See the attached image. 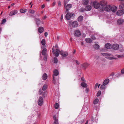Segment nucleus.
Here are the masks:
<instances>
[{
	"label": "nucleus",
	"instance_id": "1",
	"mask_svg": "<svg viewBox=\"0 0 124 124\" xmlns=\"http://www.w3.org/2000/svg\"><path fill=\"white\" fill-rule=\"evenodd\" d=\"M59 74V72L57 70H55L53 71V82L55 85H58V78L56 79L55 77L57 76Z\"/></svg>",
	"mask_w": 124,
	"mask_h": 124
},
{
	"label": "nucleus",
	"instance_id": "2",
	"mask_svg": "<svg viewBox=\"0 0 124 124\" xmlns=\"http://www.w3.org/2000/svg\"><path fill=\"white\" fill-rule=\"evenodd\" d=\"M101 54L102 56H105L106 58L108 59L109 60H112L115 59L113 55L110 54H107L105 53H101Z\"/></svg>",
	"mask_w": 124,
	"mask_h": 124
},
{
	"label": "nucleus",
	"instance_id": "3",
	"mask_svg": "<svg viewBox=\"0 0 124 124\" xmlns=\"http://www.w3.org/2000/svg\"><path fill=\"white\" fill-rule=\"evenodd\" d=\"M99 3L100 5V10L102 11L103 10V8H104L106 5L107 4V2L106 1L102 0Z\"/></svg>",
	"mask_w": 124,
	"mask_h": 124
},
{
	"label": "nucleus",
	"instance_id": "4",
	"mask_svg": "<svg viewBox=\"0 0 124 124\" xmlns=\"http://www.w3.org/2000/svg\"><path fill=\"white\" fill-rule=\"evenodd\" d=\"M52 52L54 54H55V56L57 57L58 56L60 53V52L58 49H56V50L55 52L54 47L52 48Z\"/></svg>",
	"mask_w": 124,
	"mask_h": 124
},
{
	"label": "nucleus",
	"instance_id": "5",
	"mask_svg": "<svg viewBox=\"0 0 124 124\" xmlns=\"http://www.w3.org/2000/svg\"><path fill=\"white\" fill-rule=\"evenodd\" d=\"M38 104L40 106H41L43 104L44 101L43 98L42 97H39L38 101Z\"/></svg>",
	"mask_w": 124,
	"mask_h": 124
},
{
	"label": "nucleus",
	"instance_id": "6",
	"mask_svg": "<svg viewBox=\"0 0 124 124\" xmlns=\"http://www.w3.org/2000/svg\"><path fill=\"white\" fill-rule=\"evenodd\" d=\"M93 4L94 7L96 9L99 8V10H100V3H99L97 1H94L93 2Z\"/></svg>",
	"mask_w": 124,
	"mask_h": 124
},
{
	"label": "nucleus",
	"instance_id": "7",
	"mask_svg": "<svg viewBox=\"0 0 124 124\" xmlns=\"http://www.w3.org/2000/svg\"><path fill=\"white\" fill-rule=\"evenodd\" d=\"M111 6L110 5L107 4L106 5L105 7L103 8L102 11L105 10L107 11H110Z\"/></svg>",
	"mask_w": 124,
	"mask_h": 124
},
{
	"label": "nucleus",
	"instance_id": "8",
	"mask_svg": "<svg viewBox=\"0 0 124 124\" xmlns=\"http://www.w3.org/2000/svg\"><path fill=\"white\" fill-rule=\"evenodd\" d=\"M74 34L76 36L79 37L80 36L81 33L79 30H77L74 31Z\"/></svg>",
	"mask_w": 124,
	"mask_h": 124
},
{
	"label": "nucleus",
	"instance_id": "9",
	"mask_svg": "<svg viewBox=\"0 0 124 124\" xmlns=\"http://www.w3.org/2000/svg\"><path fill=\"white\" fill-rule=\"evenodd\" d=\"M124 13V11L120 9V10L117 11L116 14L118 16H121L123 15Z\"/></svg>",
	"mask_w": 124,
	"mask_h": 124
},
{
	"label": "nucleus",
	"instance_id": "10",
	"mask_svg": "<svg viewBox=\"0 0 124 124\" xmlns=\"http://www.w3.org/2000/svg\"><path fill=\"white\" fill-rule=\"evenodd\" d=\"M72 25L73 28L76 27L78 25V23L77 21H74L72 23Z\"/></svg>",
	"mask_w": 124,
	"mask_h": 124
},
{
	"label": "nucleus",
	"instance_id": "11",
	"mask_svg": "<svg viewBox=\"0 0 124 124\" xmlns=\"http://www.w3.org/2000/svg\"><path fill=\"white\" fill-rule=\"evenodd\" d=\"M68 54L67 52H63L62 51H60V54L63 56L66 57L68 55Z\"/></svg>",
	"mask_w": 124,
	"mask_h": 124
},
{
	"label": "nucleus",
	"instance_id": "12",
	"mask_svg": "<svg viewBox=\"0 0 124 124\" xmlns=\"http://www.w3.org/2000/svg\"><path fill=\"white\" fill-rule=\"evenodd\" d=\"M110 10L113 12H115L116 11L117 9V7L115 6H111Z\"/></svg>",
	"mask_w": 124,
	"mask_h": 124
},
{
	"label": "nucleus",
	"instance_id": "13",
	"mask_svg": "<svg viewBox=\"0 0 124 124\" xmlns=\"http://www.w3.org/2000/svg\"><path fill=\"white\" fill-rule=\"evenodd\" d=\"M89 65V64L87 63H85L81 65L82 68L84 69H85Z\"/></svg>",
	"mask_w": 124,
	"mask_h": 124
},
{
	"label": "nucleus",
	"instance_id": "14",
	"mask_svg": "<svg viewBox=\"0 0 124 124\" xmlns=\"http://www.w3.org/2000/svg\"><path fill=\"white\" fill-rule=\"evenodd\" d=\"M71 17V13H68L65 16V18L66 20H69Z\"/></svg>",
	"mask_w": 124,
	"mask_h": 124
},
{
	"label": "nucleus",
	"instance_id": "15",
	"mask_svg": "<svg viewBox=\"0 0 124 124\" xmlns=\"http://www.w3.org/2000/svg\"><path fill=\"white\" fill-rule=\"evenodd\" d=\"M53 117L54 120V124H58V119L57 118V117H56V115H54Z\"/></svg>",
	"mask_w": 124,
	"mask_h": 124
},
{
	"label": "nucleus",
	"instance_id": "16",
	"mask_svg": "<svg viewBox=\"0 0 124 124\" xmlns=\"http://www.w3.org/2000/svg\"><path fill=\"white\" fill-rule=\"evenodd\" d=\"M119 47V45L117 44H115L112 46V48L115 50L117 49Z\"/></svg>",
	"mask_w": 124,
	"mask_h": 124
},
{
	"label": "nucleus",
	"instance_id": "17",
	"mask_svg": "<svg viewBox=\"0 0 124 124\" xmlns=\"http://www.w3.org/2000/svg\"><path fill=\"white\" fill-rule=\"evenodd\" d=\"M124 20L120 18L118 19L117 21V23L119 25L122 24L124 22Z\"/></svg>",
	"mask_w": 124,
	"mask_h": 124
},
{
	"label": "nucleus",
	"instance_id": "18",
	"mask_svg": "<svg viewBox=\"0 0 124 124\" xmlns=\"http://www.w3.org/2000/svg\"><path fill=\"white\" fill-rule=\"evenodd\" d=\"M91 8L92 7L90 5H87L85 6V10L87 11H89L91 9Z\"/></svg>",
	"mask_w": 124,
	"mask_h": 124
},
{
	"label": "nucleus",
	"instance_id": "19",
	"mask_svg": "<svg viewBox=\"0 0 124 124\" xmlns=\"http://www.w3.org/2000/svg\"><path fill=\"white\" fill-rule=\"evenodd\" d=\"M18 12L17 10H15L12 11L9 14V15L10 16L14 15L16 14Z\"/></svg>",
	"mask_w": 124,
	"mask_h": 124
},
{
	"label": "nucleus",
	"instance_id": "20",
	"mask_svg": "<svg viewBox=\"0 0 124 124\" xmlns=\"http://www.w3.org/2000/svg\"><path fill=\"white\" fill-rule=\"evenodd\" d=\"M111 45L109 43H107L105 45V47L108 49H110L112 48Z\"/></svg>",
	"mask_w": 124,
	"mask_h": 124
},
{
	"label": "nucleus",
	"instance_id": "21",
	"mask_svg": "<svg viewBox=\"0 0 124 124\" xmlns=\"http://www.w3.org/2000/svg\"><path fill=\"white\" fill-rule=\"evenodd\" d=\"M109 80L108 79H106L104 81L103 83V84L104 85H106L109 82Z\"/></svg>",
	"mask_w": 124,
	"mask_h": 124
},
{
	"label": "nucleus",
	"instance_id": "22",
	"mask_svg": "<svg viewBox=\"0 0 124 124\" xmlns=\"http://www.w3.org/2000/svg\"><path fill=\"white\" fill-rule=\"evenodd\" d=\"M72 7V5L70 4H68L66 7H65V8H66L67 11H68V10L70 8H71Z\"/></svg>",
	"mask_w": 124,
	"mask_h": 124
},
{
	"label": "nucleus",
	"instance_id": "23",
	"mask_svg": "<svg viewBox=\"0 0 124 124\" xmlns=\"http://www.w3.org/2000/svg\"><path fill=\"white\" fill-rule=\"evenodd\" d=\"M44 29L43 27H39L38 30V31L40 33H42L44 31Z\"/></svg>",
	"mask_w": 124,
	"mask_h": 124
},
{
	"label": "nucleus",
	"instance_id": "24",
	"mask_svg": "<svg viewBox=\"0 0 124 124\" xmlns=\"http://www.w3.org/2000/svg\"><path fill=\"white\" fill-rule=\"evenodd\" d=\"M85 82H82L81 84V85L83 87H86L87 86V85L86 84Z\"/></svg>",
	"mask_w": 124,
	"mask_h": 124
},
{
	"label": "nucleus",
	"instance_id": "25",
	"mask_svg": "<svg viewBox=\"0 0 124 124\" xmlns=\"http://www.w3.org/2000/svg\"><path fill=\"white\" fill-rule=\"evenodd\" d=\"M47 78V74L46 73H44L42 76V79L43 80H46Z\"/></svg>",
	"mask_w": 124,
	"mask_h": 124
},
{
	"label": "nucleus",
	"instance_id": "26",
	"mask_svg": "<svg viewBox=\"0 0 124 124\" xmlns=\"http://www.w3.org/2000/svg\"><path fill=\"white\" fill-rule=\"evenodd\" d=\"M35 21L36 22V24L38 26L40 24L41 22V21L39 19H36Z\"/></svg>",
	"mask_w": 124,
	"mask_h": 124
},
{
	"label": "nucleus",
	"instance_id": "27",
	"mask_svg": "<svg viewBox=\"0 0 124 124\" xmlns=\"http://www.w3.org/2000/svg\"><path fill=\"white\" fill-rule=\"evenodd\" d=\"M83 16H80L78 18V21L79 22L83 20Z\"/></svg>",
	"mask_w": 124,
	"mask_h": 124
},
{
	"label": "nucleus",
	"instance_id": "28",
	"mask_svg": "<svg viewBox=\"0 0 124 124\" xmlns=\"http://www.w3.org/2000/svg\"><path fill=\"white\" fill-rule=\"evenodd\" d=\"M85 41L86 42L90 43L92 42V40L90 38H87L85 39Z\"/></svg>",
	"mask_w": 124,
	"mask_h": 124
},
{
	"label": "nucleus",
	"instance_id": "29",
	"mask_svg": "<svg viewBox=\"0 0 124 124\" xmlns=\"http://www.w3.org/2000/svg\"><path fill=\"white\" fill-rule=\"evenodd\" d=\"M46 48H44L43 49V50L42 52V55H45L46 54Z\"/></svg>",
	"mask_w": 124,
	"mask_h": 124
},
{
	"label": "nucleus",
	"instance_id": "30",
	"mask_svg": "<svg viewBox=\"0 0 124 124\" xmlns=\"http://www.w3.org/2000/svg\"><path fill=\"white\" fill-rule=\"evenodd\" d=\"M6 20L5 19H3L2 21H1L0 24H4L6 21Z\"/></svg>",
	"mask_w": 124,
	"mask_h": 124
},
{
	"label": "nucleus",
	"instance_id": "31",
	"mask_svg": "<svg viewBox=\"0 0 124 124\" xmlns=\"http://www.w3.org/2000/svg\"><path fill=\"white\" fill-rule=\"evenodd\" d=\"M27 11V9H21L20 10V11L21 13H25Z\"/></svg>",
	"mask_w": 124,
	"mask_h": 124
},
{
	"label": "nucleus",
	"instance_id": "32",
	"mask_svg": "<svg viewBox=\"0 0 124 124\" xmlns=\"http://www.w3.org/2000/svg\"><path fill=\"white\" fill-rule=\"evenodd\" d=\"M94 47L96 49H98L99 48V46L97 44H96L94 46Z\"/></svg>",
	"mask_w": 124,
	"mask_h": 124
},
{
	"label": "nucleus",
	"instance_id": "33",
	"mask_svg": "<svg viewBox=\"0 0 124 124\" xmlns=\"http://www.w3.org/2000/svg\"><path fill=\"white\" fill-rule=\"evenodd\" d=\"M99 100L98 99H96L94 100L93 101V103L94 104H96L99 102Z\"/></svg>",
	"mask_w": 124,
	"mask_h": 124
},
{
	"label": "nucleus",
	"instance_id": "34",
	"mask_svg": "<svg viewBox=\"0 0 124 124\" xmlns=\"http://www.w3.org/2000/svg\"><path fill=\"white\" fill-rule=\"evenodd\" d=\"M41 43L43 46H45L46 44L45 40V39H43L41 41Z\"/></svg>",
	"mask_w": 124,
	"mask_h": 124
},
{
	"label": "nucleus",
	"instance_id": "35",
	"mask_svg": "<svg viewBox=\"0 0 124 124\" xmlns=\"http://www.w3.org/2000/svg\"><path fill=\"white\" fill-rule=\"evenodd\" d=\"M47 86L46 85H43L42 87V90L43 91L45 90L47 88Z\"/></svg>",
	"mask_w": 124,
	"mask_h": 124
},
{
	"label": "nucleus",
	"instance_id": "36",
	"mask_svg": "<svg viewBox=\"0 0 124 124\" xmlns=\"http://www.w3.org/2000/svg\"><path fill=\"white\" fill-rule=\"evenodd\" d=\"M28 12L31 14H33L34 13L35 11L34 10L30 9L29 10Z\"/></svg>",
	"mask_w": 124,
	"mask_h": 124
},
{
	"label": "nucleus",
	"instance_id": "37",
	"mask_svg": "<svg viewBox=\"0 0 124 124\" xmlns=\"http://www.w3.org/2000/svg\"><path fill=\"white\" fill-rule=\"evenodd\" d=\"M89 1L87 0H85L84 1L83 4L84 5H87Z\"/></svg>",
	"mask_w": 124,
	"mask_h": 124
},
{
	"label": "nucleus",
	"instance_id": "38",
	"mask_svg": "<svg viewBox=\"0 0 124 124\" xmlns=\"http://www.w3.org/2000/svg\"><path fill=\"white\" fill-rule=\"evenodd\" d=\"M59 107V104L57 103H56L54 105V108L56 109H57Z\"/></svg>",
	"mask_w": 124,
	"mask_h": 124
},
{
	"label": "nucleus",
	"instance_id": "39",
	"mask_svg": "<svg viewBox=\"0 0 124 124\" xmlns=\"http://www.w3.org/2000/svg\"><path fill=\"white\" fill-rule=\"evenodd\" d=\"M104 85L103 84V85H101L100 87V89L101 90H105V89H106L105 87L104 86Z\"/></svg>",
	"mask_w": 124,
	"mask_h": 124
},
{
	"label": "nucleus",
	"instance_id": "40",
	"mask_svg": "<svg viewBox=\"0 0 124 124\" xmlns=\"http://www.w3.org/2000/svg\"><path fill=\"white\" fill-rule=\"evenodd\" d=\"M101 91H98V92H97V96H99L101 94Z\"/></svg>",
	"mask_w": 124,
	"mask_h": 124
},
{
	"label": "nucleus",
	"instance_id": "41",
	"mask_svg": "<svg viewBox=\"0 0 124 124\" xmlns=\"http://www.w3.org/2000/svg\"><path fill=\"white\" fill-rule=\"evenodd\" d=\"M54 61L55 63H57L58 62V60L57 58L55 57L54 58Z\"/></svg>",
	"mask_w": 124,
	"mask_h": 124
},
{
	"label": "nucleus",
	"instance_id": "42",
	"mask_svg": "<svg viewBox=\"0 0 124 124\" xmlns=\"http://www.w3.org/2000/svg\"><path fill=\"white\" fill-rule=\"evenodd\" d=\"M100 85V84H99V85H98V83H96L95 85V88H96L97 86H98V88H99Z\"/></svg>",
	"mask_w": 124,
	"mask_h": 124
},
{
	"label": "nucleus",
	"instance_id": "43",
	"mask_svg": "<svg viewBox=\"0 0 124 124\" xmlns=\"http://www.w3.org/2000/svg\"><path fill=\"white\" fill-rule=\"evenodd\" d=\"M69 1H68V0H64V5L65 7L66 5V4L67 3V2Z\"/></svg>",
	"mask_w": 124,
	"mask_h": 124
},
{
	"label": "nucleus",
	"instance_id": "44",
	"mask_svg": "<svg viewBox=\"0 0 124 124\" xmlns=\"http://www.w3.org/2000/svg\"><path fill=\"white\" fill-rule=\"evenodd\" d=\"M81 80L82 81V82H86L84 78L83 77H82L81 78Z\"/></svg>",
	"mask_w": 124,
	"mask_h": 124
},
{
	"label": "nucleus",
	"instance_id": "45",
	"mask_svg": "<svg viewBox=\"0 0 124 124\" xmlns=\"http://www.w3.org/2000/svg\"><path fill=\"white\" fill-rule=\"evenodd\" d=\"M84 10V9L83 8H81L79 9L80 11L81 12H83Z\"/></svg>",
	"mask_w": 124,
	"mask_h": 124
},
{
	"label": "nucleus",
	"instance_id": "46",
	"mask_svg": "<svg viewBox=\"0 0 124 124\" xmlns=\"http://www.w3.org/2000/svg\"><path fill=\"white\" fill-rule=\"evenodd\" d=\"M39 94H41L42 93V91L41 89H40L39 91Z\"/></svg>",
	"mask_w": 124,
	"mask_h": 124
},
{
	"label": "nucleus",
	"instance_id": "47",
	"mask_svg": "<svg viewBox=\"0 0 124 124\" xmlns=\"http://www.w3.org/2000/svg\"><path fill=\"white\" fill-rule=\"evenodd\" d=\"M121 72L122 74H124V68L122 69L121 71Z\"/></svg>",
	"mask_w": 124,
	"mask_h": 124
},
{
	"label": "nucleus",
	"instance_id": "48",
	"mask_svg": "<svg viewBox=\"0 0 124 124\" xmlns=\"http://www.w3.org/2000/svg\"><path fill=\"white\" fill-rule=\"evenodd\" d=\"M63 18V14H62L61 16L60 20L61 21H62Z\"/></svg>",
	"mask_w": 124,
	"mask_h": 124
},
{
	"label": "nucleus",
	"instance_id": "49",
	"mask_svg": "<svg viewBox=\"0 0 124 124\" xmlns=\"http://www.w3.org/2000/svg\"><path fill=\"white\" fill-rule=\"evenodd\" d=\"M61 2L59 1H58V5L59 6H60L61 5Z\"/></svg>",
	"mask_w": 124,
	"mask_h": 124
},
{
	"label": "nucleus",
	"instance_id": "50",
	"mask_svg": "<svg viewBox=\"0 0 124 124\" xmlns=\"http://www.w3.org/2000/svg\"><path fill=\"white\" fill-rule=\"evenodd\" d=\"M43 59L45 61H46L47 60V58L46 56H45L43 58Z\"/></svg>",
	"mask_w": 124,
	"mask_h": 124
},
{
	"label": "nucleus",
	"instance_id": "51",
	"mask_svg": "<svg viewBox=\"0 0 124 124\" xmlns=\"http://www.w3.org/2000/svg\"><path fill=\"white\" fill-rule=\"evenodd\" d=\"M91 38L93 39H96V38L93 35L92 36Z\"/></svg>",
	"mask_w": 124,
	"mask_h": 124
},
{
	"label": "nucleus",
	"instance_id": "52",
	"mask_svg": "<svg viewBox=\"0 0 124 124\" xmlns=\"http://www.w3.org/2000/svg\"><path fill=\"white\" fill-rule=\"evenodd\" d=\"M48 34L47 32H45L44 33V35L46 37H47V36L48 35Z\"/></svg>",
	"mask_w": 124,
	"mask_h": 124
},
{
	"label": "nucleus",
	"instance_id": "53",
	"mask_svg": "<svg viewBox=\"0 0 124 124\" xmlns=\"http://www.w3.org/2000/svg\"><path fill=\"white\" fill-rule=\"evenodd\" d=\"M123 57V55H117V57L119 58H121Z\"/></svg>",
	"mask_w": 124,
	"mask_h": 124
},
{
	"label": "nucleus",
	"instance_id": "54",
	"mask_svg": "<svg viewBox=\"0 0 124 124\" xmlns=\"http://www.w3.org/2000/svg\"><path fill=\"white\" fill-rule=\"evenodd\" d=\"M75 62H76V63L78 65H79V62L77 60H76L75 61Z\"/></svg>",
	"mask_w": 124,
	"mask_h": 124
},
{
	"label": "nucleus",
	"instance_id": "55",
	"mask_svg": "<svg viewBox=\"0 0 124 124\" xmlns=\"http://www.w3.org/2000/svg\"><path fill=\"white\" fill-rule=\"evenodd\" d=\"M56 2H54L53 3V4H52V5H53V6H54V5H55V4H56Z\"/></svg>",
	"mask_w": 124,
	"mask_h": 124
},
{
	"label": "nucleus",
	"instance_id": "56",
	"mask_svg": "<svg viewBox=\"0 0 124 124\" xmlns=\"http://www.w3.org/2000/svg\"><path fill=\"white\" fill-rule=\"evenodd\" d=\"M47 17L46 16H45L43 17V19H44L46 18Z\"/></svg>",
	"mask_w": 124,
	"mask_h": 124
},
{
	"label": "nucleus",
	"instance_id": "57",
	"mask_svg": "<svg viewBox=\"0 0 124 124\" xmlns=\"http://www.w3.org/2000/svg\"><path fill=\"white\" fill-rule=\"evenodd\" d=\"M85 91L87 93H88V89L87 88H86V89Z\"/></svg>",
	"mask_w": 124,
	"mask_h": 124
},
{
	"label": "nucleus",
	"instance_id": "58",
	"mask_svg": "<svg viewBox=\"0 0 124 124\" xmlns=\"http://www.w3.org/2000/svg\"><path fill=\"white\" fill-rule=\"evenodd\" d=\"M45 7V5H43L42 6V8H44Z\"/></svg>",
	"mask_w": 124,
	"mask_h": 124
},
{
	"label": "nucleus",
	"instance_id": "59",
	"mask_svg": "<svg viewBox=\"0 0 124 124\" xmlns=\"http://www.w3.org/2000/svg\"><path fill=\"white\" fill-rule=\"evenodd\" d=\"M2 29L1 28H0V34L1 33L2 31Z\"/></svg>",
	"mask_w": 124,
	"mask_h": 124
},
{
	"label": "nucleus",
	"instance_id": "60",
	"mask_svg": "<svg viewBox=\"0 0 124 124\" xmlns=\"http://www.w3.org/2000/svg\"><path fill=\"white\" fill-rule=\"evenodd\" d=\"M14 5V3H12L11 4V6H13Z\"/></svg>",
	"mask_w": 124,
	"mask_h": 124
},
{
	"label": "nucleus",
	"instance_id": "61",
	"mask_svg": "<svg viewBox=\"0 0 124 124\" xmlns=\"http://www.w3.org/2000/svg\"><path fill=\"white\" fill-rule=\"evenodd\" d=\"M75 52H76V50H74L73 52V54H74L75 53Z\"/></svg>",
	"mask_w": 124,
	"mask_h": 124
},
{
	"label": "nucleus",
	"instance_id": "62",
	"mask_svg": "<svg viewBox=\"0 0 124 124\" xmlns=\"http://www.w3.org/2000/svg\"><path fill=\"white\" fill-rule=\"evenodd\" d=\"M88 121H86V122L85 123H86V124H88Z\"/></svg>",
	"mask_w": 124,
	"mask_h": 124
},
{
	"label": "nucleus",
	"instance_id": "63",
	"mask_svg": "<svg viewBox=\"0 0 124 124\" xmlns=\"http://www.w3.org/2000/svg\"><path fill=\"white\" fill-rule=\"evenodd\" d=\"M10 6H8V9L9 8H10Z\"/></svg>",
	"mask_w": 124,
	"mask_h": 124
},
{
	"label": "nucleus",
	"instance_id": "64",
	"mask_svg": "<svg viewBox=\"0 0 124 124\" xmlns=\"http://www.w3.org/2000/svg\"><path fill=\"white\" fill-rule=\"evenodd\" d=\"M32 4H31V8H32Z\"/></svg>",
	"mask_w": 124,
	"mask_h": 124
}]
</instances>
